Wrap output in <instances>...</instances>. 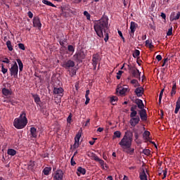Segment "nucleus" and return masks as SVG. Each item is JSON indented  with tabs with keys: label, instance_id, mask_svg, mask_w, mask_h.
I'll return each mask as SVG.
<instances>
[{
	"label": "nucleus",
	"instance_id": "1",
	"mask_svg": "<svg viewBox=\"0 0 180 180\" xmlns=\"http://www.w3.org/2000/svg\"><path fill=\"white\" fill-rule=\"evenodd\" d=\"M109 18L103 17L97 20L94 25V29L98 37H103V32L106 33V30L109 29Z\"/></svg>",
	"mask_w": 180,
	"mask_h": 180
},
{
	"label": "nucleus",
	"instance_id": "2",
	"mask_svg": "<svg viewBox=\"0 0 180 180\" xmlns=\"http://www.w3.org/2000/svg\"><path fill=\"white\" fill-rule=\"evenodd\" d=\"M133 141V132L130 131H127L125 132L123 138L119 142V145L121 148H122V151H125L126 148H129L131 147V143Z\"/></svg>",
	"mask_w": 180,
	"mask_h": 180
},
{
	"label": "nucleus",
	"instance_id": "3",
	"mask_svg": "<svg viewBox=\"0 0 180 180\" xmlns=\"http://www.w3.org/2000/svg\"><path fill=\"white\" fill-rule=\"evenodd\" d=\"M27 124V118L26 117V112H22L18 118H15L13 122V126L15 129H25Z\"/></svg>",
	"mask_w": 180,
	"mask_h": 180
},
{
	"label": "nucleus",
	"instance_id": "4",
	"mask_svg": "<svg viewBox=\"0 0 180 180\" xmlns=\"http://www.w3.org/2000/svg\"><path fill=\"white\" fill-rule=\"evenodd\" d=\"M10 75L14 78H18V72H19V67L18 63L14 62V64L11 65V68L9 69Z\"/></svg>",
	"mask_w": 180,
	"mask_h": 180
},
{
	"label": "nucleus",
	"instance_id": "5",
	"mask_svg": "<svg viewBox=\"0 0 180 180\" xmlns=\"http://www.w3.org/2000/svg\"><path fill=\"white\" fill-rule=\"evenodd\" d=\"M62 67L65 68V70H71V68H74L75 67V62L72 60H68L63 62Z\"/></svg>",
	"mask_w": 180,
	"mask_h": 180
},
{
	"label": "nucleus",
	"instance_id": "6",
	"mask_svg": "<svg viewBox=\"0 0 180 180\" xmlns=\"http://www.w3.org/2000/svg\"><path fill=\"white\" fill-rule=\"evenodd\" d=\"M86 56L84 51H79L73 56V59L75 61H82V60H84Z\"/></svg>",
	"mask_w": 180,
	"mask_h": 180
},
{
	"label": "nucleus",
	"instance_id": "7",
	"mask_svg": "<svg viewBox=\"0 0 180 180\" xmlns=\"http://www.w3.org/2000/svg\"><path fill=\"white\" fill-rule=\"evenodd\" d=\"M131 120L129 123L132 127H136L137 124L140 122V117L136 115V117H130Z\"/></svg>",
	"mask_w": 180,
	"mask_h": 180
},
{
	"label": "nucleus",
	"instance_id": "8",
	"mask_svg": "<svg viewBox=\"0 0 180 180\" xmlns=\"http://www.w3.org/2000/svg\"><path fill=\"white\" fill-rule=\"evenodd\" d=\"M63 176H64V172H63V170L58 169L55 172L53 179L63 180Z\"/></svg>",
	"mask_w": 180,
	"mask_h": 180
},
{
	"label": "nucleus",
	"instance_id": "9",
	"mask_svg": "<svg viewBox=\"0 0 180 180\" xmlns=\"http://www.w3.org/2000/svg\"><path fill=\"white\" fill-rule=\"evenodd\" d=\"M132 78H136L137 79H140V77L141 75V72L137 68H135L134 70H132L131 72Z\"/></svg>",
	"mask_w": 180,
	"mask_h": 180
},
{
	"label": "nucleus",
	"instance_id": "10",
	"mask_svg": "<svg viewBox=\"0 0 180 180\" xmlns=\"http://www.w3.org/2000/svg\"><path fill=\"white\" fill-rule=\"evenodd\" d=\"M139 115L142 122L147 121V110L146 109L139 110Z\"/></svg>",
	"mask_w": 180,
	"mask_h": 180
},
{
	"label": "nucleus",
	"instance_id": "11",
	"mask_svg": "<svg viewBox=\"0 0 180 180\" xmlns=\"http://www.w3.org/2000/svg\"><path fill=\"white\" fill-rule=\"evenodd\" d=\"M32 22L34 27L41 29V22H40V18L39 17H34Z\"/></svg>",
	"mask_w": 180,
	"mask_h": 180
},
{
	"label": "nucleus",
	"instance_id": "12",
	"mask_svg": "<svg viewBox=\"0 0 180 180\" xmlns=\"http://www.w3.org/2000/svg\"><path fill=\"white\" fill-rule=\"evenodd\" d=\"M4 102H6V103H11L13 106L18 105V101H16L15 97H8L4 100Z\"/></svg>",
	"mask_w": 180,
	"mask_h": 180
},
{
	"label": "nucleus",
	"instance_id": "13",
	"mask_svg": "<svg viewBox=\"0 0 180 180\" xmlns=\"http://www.w3.org/2000/svg\"><path fill=\"white\" fill-rule=\"evenodd\" d=\"M180 18V12H172L170 15V20L171 22H174V20H178Z\"/></svg>",
	"mask_w": 180,
	"mask_h": 180
},
{
	"label": "nucleus",
	"instance_id": "14",
	"mask_svg": "<svg viewBox=\"0 0 180 180\" xmlns=\"http://www.w3.org/2000/svg\"><path fill=\"white\" fill-rule=\"evenodd\" d=\"M137 105H133L131 108V113H130V117H136L137 116Z\"/></svg>",
	"mask_w": 180,
	"mask_h": 180
},
{
	"label": "nucleus",
	"instance_id": "15",
	"mask_svg": "<svg viewBox=\"0 0 180 180\" xmlns=\"http://www.w3.org/2000/svg\"><path fill=\"white\" fill-rule=\"evenodd\" d=\"M64 92V89L59 87V88H54L53 89V94H55L56 95H58V96H60V98H63V93Z\"/></svg>",
	"mask_w": 180,
	"mask_h": 180
},
{
	"label": "nucleus",
	"instance_id": "16",
	"mask_svg": "<svg viewBox=\"0 0 180 180\" xmlns=\"http://www.w3.org/2000/svg\"><path fill=\"white\" fill-rule=\"evenodd\" d=\"M31 138L37 139V129L31 127L30 129Z\"/></svg>",
	"mask_w": 180,
	"mask_h": 180
},
{
	"label": "nucleus",
	"instance_id": "17",
	"mask_svg": "<svg viewBox=\"0 0 180 180\" xmlns=\"http://www.w3.org/2000/svg\"><path fill=\"white\" fill-rule=\"evenodd\" d=\"M116 92L120 94V95H124L126 92H127V88L122 87V86H117L116 89Z\"/></svg>",
	"mask_w": 180,
	"mask_h": 180
},
{
	"label": "nucleus",
	"instance_id": "18",
	"mask_svg": "<svg viewBox=\"0 0 180 180\" xmlns=\"http://www.w3.org/2000/svg\"><path fill=\"white\" fill-rule=\"evenodd\" d=\"M135 103L136 106H138L139 109L143 110L144 109V103H143V100L136 99L135 100Z\"/></svg>",
	"mask_w": 180,
	"mask_h": 180
},
{
	"label": "nucleus",
	"instance_id": "19",
	"mask_svg": "<svg viewBox=\"0 0 180 180\" xmlns=\"http://www.w3.org/2000/svg\"><path fill=\"white\" fill-rule=\"evenodd\" d=\"M77 174L78 176H81V174L85 175V174H86V170L84 168H82V167H79L77 168Z\"/></svg>",
	"mask_w": 180,
	"mask_h": 180
},
{
	"label": "nucleus",
	"instance_id": "20",
	"mask_svg": "<svg viewBox=\"0 0 180 180\" xmlns=\"http://www.w3.org/2000/svg\"><path fill=\"white\" fill-rule=\"evenodd\" d=\"M134 92L137 96H142L144 89L143 87H138L135 89Z\"/></svg>",
	"mask_w": 180,
	"mask_h": 180
},
{
	"label": "nucleus",
	"instance_id": "21",
	"mask_svg": "<svg viewBox=\"0 0 180 180\" xmlns=\"http://www.w3.org/2000/svg\"><path fill=\"white\" fill-rule=\"evenodd\" d=\"M137 23H136L135 22L131 21V24H130V30H131V33H134V32H136V29L137 28Z\"/></svg>",
	"mask_w": 180,
	"mask_h": 180
},
{
	"label": "nucleus",
	"instance_id": "22",
	"mask_svg": "<svg viewBox=\"0 0 180 180\" xmlns=\"http://www.w3.org/2000/svg\"><path fill=\"white\" fill-rule=\"evenodd\" d=\"M124 153H127V154H129V155H133L134 154V149L129 146V148H125V150H123Z\"/></svg>",
	"mask_w": 180,
	"mask_h": 180
},
{
	"label": "nucleus",
	"instance_id": "23",
	"mask_svg": "<svg viewBox=\"0 0 180 180\" xmlns=\"http://www.w3.org/2000/svg\"><path fill=\"white\" fill-rule=\"evenodd\" d=\"M32 98H34V101L37 105H40V102H41V101L40 100V96H39V95L32 94Z\"/></svg>",
	"mask_w": 180,
	"mask_h": 180
},
{
	"label": "nucleus",
	"instance_id": "24",
	"mask_svg": "<svg viewBox=\"0 0 180 180\" xmlns=\"http://www.w3.org/2000/svg\"><path fill=\"white\" fill-rule=\"evenodd\" d=\"M99 63V55L94 54L92 58V64H97Z\"/></svg>",
	"mask_w": 180,
	"mask_h": 180
},
{
	"label": "nucleus",
	"instance_id": "25",
	"mask_svg": "<svg viewBox=\"0 0 180 180\" xmlns=\"http://www.w3.org/2000/svg\"><path fill=\"white\" fill-rule=\"evenodd\" d=\"M2 94L5 96H9V95H12V91H11L9 89H8L6 88H4L2 89Z\"/></svg>",
	"mask_w": 180,
	"mask_h": 180
},
{
	"label": "nucleus",
	"instance_id": "26",
	"mask_svg": "<svg viewBox=\"0 0 180 180\" xmlns=\"http://www.w3.org/2000/svg\"><path fill=\"white\" fill-rule=\"evenodd\" d=\"M42 3L44 5H47L48 6H52V8H56V5L53 4L51 1H49V0H42Z\"/></svg>",
	"mask_w": 180,
	"mask_h": 180
},
{
	"label": "nucleus",
	"instance_id": "27",
	"mask_svg": "<svg viewBox=\"0 0 180 180\" xmlns=\"http://www.w3.org/2000/svg\"><path fill=\"white\" fill-rule=\"evenodd\" d=\"M28 169L33 171L34 169V161L30 160L28 163Z\"/></svg>",
	"mask_w": 180,
	"mask_h": 180
},
{
	"label": "nucleus",
	"instance_id": "28",
	"mask_svg": "<svg viewBox=\"0 0 180 180\" xmlns=\"http://www.w3.org/2000/svg\"><path fill=\"white\" fill-rule=\"evenodd\" d=\"M7 46V49H8L9 51H12L13 50V46H12V42L8 40L6 43Z\"/></svg>",
	"mask_w": 180,
	"mask_h": 180
},
{
	"label": "nucleus",
	"instance_id": "29",
	"mask_svg": "<svg viewBox=\"0 0 180 180\" xmlns=\"http://www.w3.org/2000/svg\"><path fill=\"white\" fill-rule=\"evenodd\" d=\"M7 154H8V155H11V156L16 155V150L15 149H12V148L8 149Z\"/></svg>",
	"mask_w": 180,
	"mask_h": 180
},
{
	"label": "nucleus",
	"instance_id": "30",
	"mask_svg": "<svg viewBox=\"0 0 180 180\" xmlns=\"http://www.w3.org/2000/svg\"><path fill=\"white\" fill-rule=\"evenodd\" d=\"M88 155L89 157H91L92 160H94V161H96L99 158V157H98V155H96V154L94 153H90Z\"/></svg>",
	"mask_w": 180,
	"mask_h": 180
},
{
	"label": "nucleus",
	"instance_id": "31",
	"mask_svg": "<svg viewBox=\"0 0 180 180\" xmlns=\"http://www.w3.org/2000/svg\"><path fill=\"white\" fill-rule=\"evenodd\" d=\"M17 63L19 66L20 72L23 71V63H22V60L20 59H17Z\"/></svg>",
	"mask_w": 180,
	"mask_h": 180
},
{
	"label": "nucleus",
	"instance_id": "32",
	"mask_svg": "<svg viewBox=\"0 0 180 180\" xmlns=\"http://www.w3.org/2000/svg\"><path fill=\"white\" fill-rule=\"evenodd\" d=\"M140 179L141 180H148L147 179V174H146V171L143 170V172L141 173Z\"/></svg>",
	"mask_w": 180,
	"mask_h": 180
},
{
	"label": "nucleus",
	"instance_id": "33",
	"mask_svg": "<svg viewBox=\"0 0 180 180\" xmlns=\"http://www.w3.org/2000/svg\"><path fill=\"white\" fill-rule=\"evenodd\" d=\"M146 46L150 49H153L154 47V45H153V42L151 40L150 41L149 39H148L146 41Z\"/></svg>",
	"mask_w": 180,
	"mask_h": 180
},
{
	"label": "nucleus",
	"instance_id": "34",
	"mask_svg": "<svg viewBox=\"0 0 180 180\" xmlns=\"http://www.w3.org/2000/svg\"><path fill=\"white\" fill-rule=\"evenodd\" d=\"M150 133L148 131H145L143 134V139L145 140H148L150 139Z\"/></svg>",
	"mask_w": 180,
	"mask_h": 180
},
{
	"label": "nucleus",
	"instance_id": "35",
	"mask_svg": "<svg viewBox=\"0 0 180 180\" xmlns=\"http://www.w3.org/2000/svg\"><path fill=\"white\" fill-rule=\"evenodd\" d=\"M122 136V133L120 132V131H116L114 132V136H113V139H120Z\"/></svg>",
	"mask_w": 180,
	"mask_h": 180
},
{
	"label": "nucleus",
	"instance_id": "36",
	"mask_svg": "<svg viewBox=\"0 0 180 180\" xmlns=\"http://www.w3.org/2000/svg\"><path fill=\"white\" fill-rule=\"evenodd\" d=\"M51 171V167H45L43 170V172L44 175H49Z\"/></svg>",
	"mask_w": 180,
	"mask_h": 180
},
{
	"label": "nucleus",
	"instance_id": "37",
	"mask_svg": "<svg viewBox=\"0 0 180 180\" xmlns=\"http://www.w3.org/2000/svg\"><path fill=\"white\" fill-rule=\"evenodd\" d=\"M81 133H78L76 134L75 137V142L76 143H79V139H81Z\"/></svg>",
	"mask_w": 180,
	"mask_h": 180
},
{
	"label": "nucleus",
	"instance_id": "38",
	"mask_svg": "<svg viewBox=\"0 0 180 180\" xmlns=\"http://www.w3.org/2000/svg\"><path fill=\"white\" fill-rule=\"evenodd\" d=\"M134 58H137L140 56V51L138 49H136L132 54Z\"/></svg>",
	"mask_w": 180,
	"mask_h": 180
},
{
	"label": "nucleus",
	"instance_id": "39",
	"mask_svg": "<svg viewBox=\"0 0 180 180\" xmlns=\"http://www.w3.org/2000/svg\"><path fill=\"white\" fill-rule=\"evenodd\" d=\"M68 50L70 51V53H74V51H75V47H74L72 45H68Z\"/></svg>",
	"mask_w": 180,
	"mask_h": 180
},
{
	"label": "nucleus",
	"instance_id": "40",
	"mask_svg": "<svg viewBox=\"0 0 180 180\" xmlns=\"http://www.w3.org/2000/svg\"><path fill=\"white\" fill-rule=\"evenodd\" d=\"M117 100H118L117 97H116V96H112V97L110 98V103H111L112 105H115V102H117Z\"/></svg>",
	"mask_w": 180,
	"mask_h": 180
},
{
	"label": "nucleus",
	"instance_id": "41",
	"mask_svg": "<svg viewBox=\"0 0 180 180\" xmlns=\"http://www.w3.org/2000/svg\"><path fill=\"white\" fill-rule=\"evenodd\" d=\"M66 40L64 39H60L59 41L60 45L62 46V47H65V43H66Z\"/></svg>",
	"mask_w": 180,
	"mask_h": 180
},
{
	"label": "nucleus",
	"instance_id": "42",
	"mask_svg": "<svg viewBox=\"0 0 180 180\" xmlns=\"http://www.w3.org/2000/svg\"><path fill=\"white\" fill-rule=\"evenodd\" d=\"M84 16H86V18L88 20H89V19H91V14H89V13H88V11H84Z\"/></svg>",
	"mask_w": 180,
	"mask_h": 180
},
{
	"label": "nucleus",
	"instance_id": "43",
	"mask_svg": "<svg viewBox=\"0 0 180 180\" xmlns=\"http://www.w3.org/2000/svg\"><path fill=\"white\" fill-rule=\"evenodd\" d=\"M97 162H99V164L103 167V165H105V161H103V160H101L98 158V160H96Z\"/></svg>",
	"mask_w": 180,
	"mask_h": 180
},
{
	"label": "nucleus",
	"instance_id": "44",
	"mask_svg": "<svg viewBox=\"0 0 180 180\" xmlns=\"http://www.w3.org/2000/svg\"><path fill=\"white\" fill-rule=\"evenodd\" d=\"M70 164H71L72 167H74L77 165V162H75L74 161V156H72L71 160H70Z\"/></svg>",
	"mask_w": 180,
	"mask_h": 180
},
{
	"label": "nucleus",
	"instance_id": "45",
	"mask_svg": "<svg viewBox=\"0 0 180 180\" xmlns=\"http://www.w3.org/2000/svg\"><path fill=\"white\" fill-rule=\"evenodd\" d=\"M167 36H172V27H171L167 32Z\"/></svg>",
	"mask_w": 180,
	"mask_h": 180
},
{
	"label": "nucleus",
	"instance_id": "46",
	"mask_svg": "<svg viewBox=\"0 0 180 180\" xmlns=\"http://www.w3.org/2000/svg\"><path fill=\"white\" fill-rule=\"evenodd\" d=\"M1 72H3V74H6L8 72V69L5 68L4 67V65H2L1 66Z\"/></svg>",
	"mask_w": 180,
	"mask_h": 180
},
{
	"label": "nucleus",
	"instance_id": "47",
	"mask_svg": "<svg viewBox=\"0 0 180 180\" xmlns=\"http://www.w3.org/2000/svg\"><path fill=\"white\" fill-rule=\"evenodd\" d=\"M71 120H72V115L70 114L67 118L68 123H71Z\"/></svg>",
	"mask_w": 180,
	"mask_h": 180
},
{
	"label": "nucleus",
	"instance_id": "48",
	"mask_svg": "<svg viewBox=\"0 0 180 180\" xmlns=\"http://www.w3.org/2000/svg\"><path fill=\"white\" fill-rule=\"evenodd\" d=\"M117 33H118L119 36L121 37V39L123 40V41H124V37H123V34L122 33V31L118 30Z\"/></svg>",
	"mask_w": 180,
	"mask_h": 180
},
{
	"label": "nucleus",
	"instance_id": "49",
	"mask_svg": "<svg viewBox=\"0 0 180 180\" xmlns=\"http://www.w3.org/2000/svg\"><path fill=\"white\" fill-rule=\"evenodd\" d=\"M18 47L20 49V50H25V44H18Z\"/></svg>",
	"mask_w": 180,
	"mask_h": 180
},
{
	"label": "nucleus",
	"instance_id": "50",
	"mask_svg": "<svg viewBox=\"0 0 180 180\" xmlns=\"http://www.w3.org/2000/svg\"><path fill=\"white\" fill-rule=\"evenodd\" d=\"M105 37L104 38V41H105V43L108 41V40H109V34L105 32Z\"/></svg>",
	"mask_w": 180,
	"mask_h": 180
},
{
	"label": "nucleus",
	"instance_id": "51",
	"mask_svg": "<svg viewBox=\"0 0 180 180\" xmlns=\"http://www.w3.org/2000/svg\"><path fill=\"white\" fill-rule=\"evenodd\" d=\"M127 67H128V70H129V71H130V72L136 68V67L131 66V65H127Z\"/></svg>",
	"mask_w": 180,
	"mask_h": 180
},
{
	"label": "nucleus",
	"instance_id": "52",
	"mask_svg": "<svg viewBox=\"0 0 180 180\" xmlns=\"http://www.w3.org/2000/svg\"><path fill=\"white\" fill-rule=\"evenodd\" d=\"M77 74V70H75V69H72L71 70V77H74V75H76Z\"/></svg>",
	"mask_w": 180,
	"mask_h": 180
},
{
	"label": "nucleus",
	"instance_id": "53",
	"mask_svg": "<svg viewBox=\"0 0 180 180\" xmlns=\"http://www.w3.org/2000/svg\"><path fill=\"white\" fill-rule=\"evenodd\" d=\"M78 147H79V142H75V143L73 145V148H78Z\"/></svg>",
	"mask_w": 180,
	"mask_h": 180
},
{
	"label": "nucleus",
	"instance_id": "54",
	"mask_svg": "<svg viewBox=\"0 0 180 180\" xmlns=\"http://www.w3.org/2000/svg\"><path fill=\"white\" fill-rule=\"evenodd\" d=\"M168 61V58H166L163 60V63L162 65V67H165V64H167V62Z\"/></svg>",
	"mask_w": 180,
	"mask_h": 180
},
{
	"label": "nucleus",
	"instance_id": "55",
	"mask_svg": "<svg viewBox=\"0 0 180 180\" xmlns=\"http://www.w3.org/2000/svg\"><path fill=\"white\" fill-rule=\"evenodd\" d=\"M27 15L30 19L33 18V13H32V11H28Z\"/></svg>",
	"mask_w": 180,
	"mask_h": 180
},
{
	"label": "nucleus",
	"instance_id": "56",
	"mask_svg": "<svg viewBox=\"0 0 180 180\" xmlns=\"http://www.w3.org/2000/svg\"><path fill=\"white\" fill-rule=\"evenodd\" d=\"M162 95H164V89H162L160 93L159 98H160V99H162Z\"/></svg>",
	"mask_w": 180,
	"mask_h": 180
},
{
	"label": "nucleus",
	"instance_id": "57",
	"mask_svg": "<svg viewBox=\"0 0 180 180\" xmlns=\"http://www.w3.org/2000/svg\"><path fill=\"white\" fill-rule=\"evenodd\" d=\"M2 63H5L6 64H9V59L8 58H5Z\"/></svg>",
	"mask_w": 180,
	"mask_h": 180
},
{
	"label": "nucleus",
	"instance_id": "58",
	"mask_svg": "<svg viewBox=\"0 0 180 180\" xmlns=\"http://www.w3.org/2000/svg\"><path fill=\"white\" fill-rule=\"evenodd\" d=\"M162 172L164 175L162 179H165V178H167V169L163 170Z\"/></svg>",
	"mask_w": 180,
	"mask_h": 180
},
{
	"label": "nucleus",
	"instance_id": "59",
	"mask_svg": "<svg viewBox=\"0 0 180 180\" xmlns=\"http://www.w3.org/2000/svg\"><path fill=\"white\" fill-rule=\"evenodd\" d=\"M156 59L158 60V61H161V60H162V56H161V55H158L156 56Z\"/></svg>",
	"mask_w": 180,
	"mask_h": 180
},
{
	"label": "nucleus",
	"instance_id": "60",
	"mask_svg": "<svg viewBox=\"0 0 180 180\" xmlns=\"http://www.w3.org/2000/svg\"><path fill=\"white\" fill-rule=\"evenodd\" d=\"M176 94V90L172 89L171 96H174Z\"/></svg>",
	"mask_w": 180,
	"mask_h": 180
},
{
	"label": "nucleus",
	"instance_id": "61",
	"mask_svg": "<svg viewBox=\"0 0 180 180\" xmlns=\"http://www.w3.org/2000/svg\"><path fill=\"white\" fill-rule=\"evenodd\" d=\"M90 91L89 89L86 91L85 98H89Z\"/></svg>",
	"mask_w": 180,
	"mask_h": 180
},
{
	"label": "nucleus",
	"instance_id": "62",
	"mask_svg": "<svg viewBox=\"0 0 180 180\" xmlns=\"http://www.w3.org/2000/svg\"><path fill=\"white\" fill-rule=\"evenodd\" d=\"M85 98H86L85 105H88V103H89V101H91V98H89V97H85Z\"/></svg>",
	"mask_w": 180,
	"mask_h": 180
},
{
	"label": "nucleus",
	"instance_id": "63",
	"mask_svg": "<svg viewBox=\"0 0 180 180\" xmlns=\"http://www.w3.org/2000/svg\"><path fill=\"white\" fill-rule=\"evenodd\" d=\"M160 16H161V18H162V19H166V18H167V15H165V13H161V15H160Z\"/></svg>",
	"mask_w": 180,
	"mask_h": 180
},
{
	"label": "nucleus",
	"instance_id": "64",
	"mask_svg": "<svg viewBox=\"0 0 180 180\" xmlns=\"http://www.w3.org/2000/svg\"><path fill=\"white\" fill-rule=\"evenodd\" d=\"M131 84H132L133 85H134L135 84H137V79H133L131 81Z\"/></svg>",
	"mask_w": 180,
	"mask_h": 180
}]
</instances>
